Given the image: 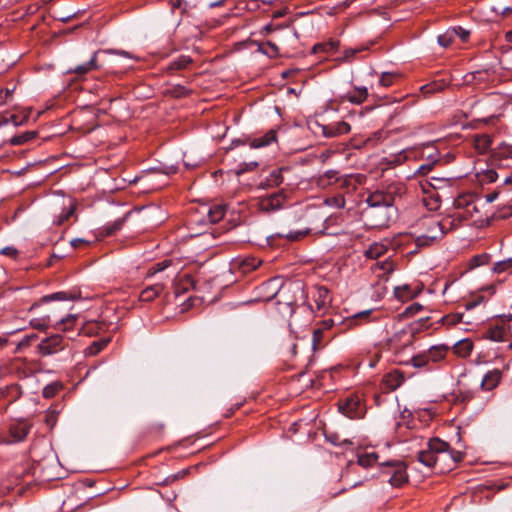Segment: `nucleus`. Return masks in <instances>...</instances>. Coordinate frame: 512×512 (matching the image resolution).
<instances>
[{
  "label": "nucleus",
  "instance_id": "412c9836",
  "mask_svg": "<svg viewBox=\"0 0 512 512\" xmlns=\"http://www.w3.org/2000/svg\"><path fill=\"white\" fill-rule=\"evenodd\" d=\"M368 97L366 87H355L353 92H349L343 96V99L352 104H362Z\"/></svg>",
  "mask_w": 512,
  "mask_h": 512
},
{
  "label": "nucleus",
  "instance_id": "f257e3e1",
  "mask_svg": "<svg viewBox=\"0 0 512 512\" xmlns=\"http://www.w3.org/2000/svg\"><path fill=\"white\" fill-rule=\"evenodd\" d=\"M463 457L462 452L450 449L449 444L439 438L430 439L427 449L420 451L417 456L420 463L440 474L452 470Z\"/></svg>",
  "mask_w": 512,
  "mask_h": 512
},
{
  "label": "nucleus",
  "instance_id": "4be33fe9",
  "mask_svg": "<svg viewBox=\"0 0 512 512\" xmlns=\"http://www.w3.org/2000/svg\"><path fill=\"white\" fill-rule=\"evenodd\" d=\"M313 297L318 311L323 310L330 302L329 290L325 287H318Z\"/></svg>",
  "mask_w": 512,
  "mask_h": 512
},
{
  "label": "nucleus",
  "instance_id": "f704fd0d",
  "mask_svg": "<svg viewBox=\"0 0 512 512\" xmlns=\"http://www.w3.org/2000/svg\"><path fill=\"white\" fill-rule=\"evenodd\" d=\"M37 136L36 131H26L11 138L12 145H22L33 140Z\"/></svg>",
  "mask_w": 512,
  "mask_h": 512
},
{
  "label": "nucleus",
  "instance_id": "dca6fc26",
  "mask_svg": "<svg viewBox=\"0 0 512 512\" xmlns=\"http://www.w3.org/2000/svg\"><path fill=\"white\" fill-rule=\"evenodd\" d=\"M164 288L165 284L162 282L149 285L141 291L139 299L142 302H151L162 293Z\"/></svg>",
  "mask_w": 512,
  "mask_h": 512
},
{
  "label": "nucleus",
  "instance_id": "052dcab7",
  "mask_svg": "<svg viewBox=\"0 0 512 512\" xmlns=\"http://www.w3.org/2000/svg\"><path fill=\"white\" fill-rule=\"evenodd\" d=\"M37 338V335L36 334H31V335H27L25 336L19 343H18V348H21V347H27L29 346L30 342Z\"/></svg>",
  "mask_w": 512,
  "mask_h": 512
},
{
  "label": "nucleus",
  "instance_id": "9b49d317",
  "mask_svg": "<svg viewBox=\"0 0 512 512\" xmlns=\"http://www.w3.org/2000/svg\"><path fill=\"white\" fill-rule=\"evenodd\" d=\"M322 134L327 138H334L350 132V125L345 121H339L328 125H319Z\"/></svg>",
  "mask_w": 512,
  "mask_h": 512
},
{
  "label": "nucleus",
  "instance_id": "4c0bfd02",
  "mask_svg": "<svg viewBox=\"0 0 512 512\" xmlns=\"http://www.w3.org/2000/svg\"><path fill=\"white\" fill-rule=\"evenodd\" d=\"M339 45H340L339 41H337V40H330L328 42L316 44L313 47V51L314 52L323 51V52L329 53V52H333V51L337 50Z\"/></svg>",
  "mask_w": 512,
  "mask_h": 512
},
{
  "label": "nucleus",
  "instance_id": "603ef678",
  "mask_svg": "<svg viewBox=\"0 0 512 512\" xmlns=\"http://www.w3.org/2000/svg\"><path fill=\"white\" fill-rule=\"evenodd\" d=\"M322 338H323V330L320 328L315 329L313 332V337H312V346L314 349H317V347L321 344Z\"/></svg>",
  "mask_w": 512,
  "mask_h": 512
},
{
  "label": "nucleus",
  "instance_id": "f8f14e48",
  "mask_svg": "<svg viewBox=\"0 0 512 512\" xmlns=\"http://www.w3.org/2000/svg\"><path fill=\"white\" fill-rule=\"evenodd\" d=\"M405 379V374L395 369L383 376L382 385L388 391H394L404 383Z\"/></svg>",
  "mask_w": 512,
  "mask_h": 512
},
{
  "label": "nucleus",
  "instance_id": "5701e85b",
  "mask_svg": "<svg viewBox=\"0 0 512 512\" xmlns=\"http://www.w3.org/2000/svg\"><path fill=\"white\" fill-rule=\"evenodd\" d=\"M453 350L456 355L466 358L473 350V343L469 339H462L454 344Z\"/></svg>",
  "mask_w": 512,
  "mask_h": 512
},
{
  "label": "nucleus",
  "instance_id": "72a5a7b5",
  "mask_svg": "<svg viewBox=\"0 0 512 512\" xmlns=\"http://www.w3.org/2000/svg\"><path fill=\"white\" fill-rule=\"evenodd\" d=\"M325 439L334 446H352L353 442L349 439H341L336 432H325Z\"/></svg>",
  "mask_w": 512,
  "mask_h": 512
},
{
  "label": "nucleus",
  "instance_id": "79ce46f5",
  "mask_svg": "<svg viewBox=\"0 0 512 512\" xmlns=\"http://www.w3.org/2000/svg\"><path fill=\"white\" fill-rule=\"evenodd\" d=\"M77 319L76 315L69 314L66 317L61 318L60 322L55 325L56 329H62L68 331L71 329L70 324L74 323Z\"/></svg>",
  "mask_w": 512,
  "mask_h": 512
},
{
  "label": "nucleus",
  "instance_id": "b1692460",
  "mask_svg": "<svg viewBox=\"0 0 512 512\" xmlns=\"http://www.w3.org/2000/svg\"><path fill=\"white\" fill-rule=\"evenodd\" d=\"M474 145L480 154H484L490 149L492 138L488 134L477 135L474 139Z\"/></svg>",
  "mask_w": 512,
  "mask_h": 512
},
{
  "label": "nucleus",
  "instance_id": "58836bf2",
  "mask_svg": "<svg viewBox=\"0 0 512 512\" xmlns=\"http://www.w3.org/2000/svg\"><path fill=\"white\" fill-rule=\"evenodd\" d=\"M444 86H445V84H444L443 81H434L432 83L423 85L421 87V91H422L423 94L429 95V94H432L434 92H438V91L443 90Z\"/></svg>",
  "mask_w": 512,
  "mask_h": 512
},
{
  "label": "nucleus",
  "instance_id": "423d86ee",
  "mask_svg": "<svg viewBox=\"0 0 512 512\" xmlns=\"http://www.w3.org/2000/svg\"><path fill=\"white\" fill-rule=\"evenodd\" d=\"M67 345V340H65L61 334L56 333L42 339L39 342L37 349L41 356H50L63 351Z\"/></svg>",
  "mask_w": 512,
  "mask_h": 512
},
{
  "label": "nucleus",
  "instance_id": "ea45409f",
  "mask_svg": "<svg viewBox=\"0 0 512 512\" xmlns=\"http://www.w3.org/2000/svg\"><path fill=\"white\" fill-rule=\"evenodd\" d=\"M261 263V260L254 257L245 258L241 263V268L244 272H249L258 268Z\"/></svg>",
  "mask_w": 512,
  "mask_h": 512
},
{
  "label": "nucleus",
  "instance_id": "a211bd4d",
  "mask_svg": "<svg viewBox=\"0 0 512 512\" xmlns=\"http://www.w3.org/2000/svg\"><path fill=\"white\" fill-rule=\"evenodd\" d=\"M205 213L209 223H217L223 219L226 213V206L222 204H215L210 207H204Z\"/></svg>",
  "mask_w": 512,
  "mask_h": 512
},
{
  "label": "nucleus",
  "instance_id": "e2e57ef3",
  "mask_svg": "<svg viewBox=\"0 0 512 512\" xmlns=\"http://www.w3.org/2000/svg\"><path fill=\"white\" fill-rule=\"evenodd\" d=\"M55 393H56V388L54 386H52V385L46 386L43 389V395L46 398L53 397L55 395Z\"/></svg>",
  "mask_w": 512,
  "mask_h": 512
},
{
  "label": "nucleus",
  "instance_id": "5fc2aeb1",
  "mask_svg": "<svg viewBox=\"0 0 512 512\" xmlns=\"http://www.w3.org/2000/svg\"><path fill=\"white\" fill-rule=\"evenodd\" d=\"M487 261L486 255H476L471 259V266L477 267L485 264Z\"/></svg>",
  "mask_w": 512,
  "mask_h": 512
},
{
  "label": "nucleus",
  "instance_id": "e433bc0d",
  "mask_svg": "<svg viewBox=\"0 0 512 512\" xmlns=\"http://www.w3.org/2000/svg\"><path fill=\"white\" fill-rule=\"evenodd\" d=\"M367 49L366 46H359L356 48H348L343 51V55L338 58L341 62H351L355 58L356 54L363 52Z\"/></svg>",
  "mask_w": 512,
  "mask_h": 512
},
{
  "label": "nucleus",
  "instance_id": "774afa93",
  "mask_svg": "<svg viewBox=\"0 0 512 512\" xmlns=\"http://www.w3.org/2000/svg\"><path fill=\"white\" fill-rule=\"evenodd\" d=\"M278 235H279L280 237H286V238H288V239L294 240V239H297V238L301 235V233H300V232H297V233H291V232H290V233H287V234H281V233H279Z\"/></svg>",
  "mask_w": 512,
  "mask_h": 512
},
{
  "label": "nucleus",
  "instance_id": "6ab92c4d",
  "mask_svg": "<svg viewBox=\"0 0 512 512\" xmlns=\"http://www.w3.org/2000/svg\"><path fill=\"white\" fill-rule=\"evenodd\" d=\"M449 347L447 345H435L431 346L428 350H425L428 358L430 359L432 364L438 363L445 359Z\"/></svg>",
  "mask_w": 512,
  "mask_h": 512
},
{
  "label": "nucleus",
  "instance_id": "aec40b11",
  "mask_svg": "<svg viewBox=\"0 0 512 512\" xmlns=\"http://www.w3.org/2000/svg\"><path fill=\"white\" fill-rule=\"evenodd\" d=\"M500 378H501V375L498 370L488 371L484 375V377L480 383V386L482 389L490 391L498 385Z\"/></svg>",
  "mask_w": 512,
  "mask_h": 512
},
{
  "label": "nucleus",
  "instance_id": "c85d7f7f",
  "mask_svg": "<svg viewBox=\"0 0 512 512\" xmlns=\"http://www.w3.org/2000/svg\"><path fill=\"white\" fill-rule=\"evenodd\" d=\"M458 30L455 28L448 29L445 33L437 37L438 44L444 48L449 47L457 37Z\"/></svg>",
  "mask_w": 512,
  "mask_h": 512
},
{
  "label": "nucleus",
  "instance_id": "6e6552de",
  "mask_svg": "<svg viewBox=\"0 0 512 512\" xmlns=\"http://www.w3.org/2000/svg\"><path fill=\"white\" fill-rule=\"evenodd\" d=\"M339 411L350 419H359L364 416L365 406L358 396L352 395L339 403Z\"/></svg>",
  "mask_w": 512,
  "mask_h": 512
},
{
  "label": "nucleus",
  "instance_id": "2f4dec72",
  "mask_svg": "<svg viewBox=\"0 0 512 512\" xmlns=\"http://www.w3.org/2000/svg\"><path fill=\"white\" fill-rule=\"evenodd\" d=\"M379 456L375 452L363 453L358 455V464L364 468L373 466Z\"/></svg>",
  "mask_w": 512,
  "mask_h": 512
},
{
  "label": "nucleus",
  "instance_id": "7c9ffc66",
  "mask_svg": "<svg viewBox=\"0 0 512 512\" xmlns=\"http://www.w3.org/2000/svg\"><path fill=\"white\" fill-rule=\"evenodd\" d=\"M387 251V247L381 243H373L365 252L367 258L377 259L384 255Z\"/></svg>",
  "mask_w": 512,
  "mask_h": 512
},
{
  "label": "nucleus",
  "instance_id": "c756f323",
  "mask_svg": "<svg viewBox=\"0 0 512 512\" xmlns=\"http://www.w3.org/2000/svg\"><path fill=\"white\" fill-rule=\"evenodd\" d=\"M96 53L93 54V56L91 57V59L84 63V64H81V65H78L76 66L74 69H70L68 70V72H74L78 75H83V74H86L88 73L89 71L95 69L97 67L96 65Z\"/></svg>",
  "mask_w": 512,
  "mask_h": 512
},
{
  "label": "nucleus",
  "instance_id": "3c124183",
  "mask_svg": "<svg viewBox=\"0 0 512 512\" xmlns=\"http://www.w3.org/2000/svg\"><path fill=\"white\" fill-rule=\"evenodd\" d=\"M422 308L423 306L421 304L413 303L404 310L403 315L407 317L413 316L417 314L419 311H421Z\"/></svg>",
  "mask_w": 512,
  "mask_h": 512
},
{
  "label": "nucleus",
  "instance_id": "37998d69",
  "mask_svg": "<svg viewBox=\"0 0 512 512\" xmlns=\"http://www.w3.org/2000/svg\"><path fill=\"white\" fill-rule=\"evenodd\" d=\"M30 325L37 330H45L50 325V317L34 318L30 320Z\"/></svg>",
  "mask_w": 512,
  "mask_h": 512
},
{
  "label": "nucleus",
  "instance_id": "0e129e2a",
  "mask_svg": "<svg viewBox=\"0 0 512 512\" xmlns=\"http://www.w3.org/2000/svg\"><path fill=\"white\" fill-rule=\"evenodd\" d=\"M458 398L460 399L461 402H466V401H470L472 398H473V393L470 392V391H467V392H461L459 395H458Z\"/></svg>",
  "mask_w": 512,
  "mask_h": 512
},
{
  "label": "nucleus",
  "instance_id": "7ed1b4c3",
  "mask_svg": "<svg viewBox=\"0 0 512 512\" xmlns=\"http://www.w3.org/2000/svg\"><path fill=\"white\" fill-rule=\"evenodd\" d=\"M454 206L456 211L451 217L454 220V229L459 227L462 222L472 220L474 215L479 212L478 206L472 195H462L455 199Z\"/></svg>",
  "mask_w": 512,
  "mask_h": 512
},
{
  "label": "nucleus",
  "instance_id": "f03ea898",
  "mask_svg": "<svg viewBox=\"0 0 512 512\" xmlns=\"http://www.w3.org/2000/svg\"><path fill=\"white\" fill-rule=\"evenodd\" d=\"M264 289L272 288L267 301L276 298L278 312L283 317H290L295 312V306L299 299L304 298V288L300 282L281 284L280 279H270L263 284Z\"/></svg>",
  "mask_w": 512,
  "mask_h": 512
},
{
  "label": "nucleus",
  "instance_id": "a18cd8bd",
  "mask_svg": "<svg viewBox=\"0 0 512 512\" xmlns=\"http://www.w3.org/2000/svg\"><path fill=\"white\" fill-rule=\"evenodd\" d=\"M435 236H427L423 232L417 236L415 242L417 247H426L436 241Z\"/></svg>",
  "mask_w": 512,
  "mask_h": 512
},
{
  "label": "nucleus",
  "instance_id": "8fccbe9b",
  "mask_svg": "<svg viewBox=\"0 0 512 512\" xmlns=\"http://www.w3.org/2000/svg\"><path fill=\"white\" fill-rule=\"evenodd\" d=\"M512 267V258L507 260L499 261L496 263L494 270L498 273L504 272Z\"/></svg>",
  "mask_w": 512,
  "mask_h": 512
},
{
  "label": "nucleus",
  "instance_id": "0eeeda50",
  "mask_svg": "<svg viewBox=\"0 0 512 512\" xmlns=\"http://www.w3.org/2000/svg\"><path fill=\"white\" fill-rule=\"evenodd\" d=\"M394 208L393 207H386V208H373V207H367L363 215L367 221V223L371 227H383L387 226L391 217L392 212Z\"/></svg>",
  "mask_w": 512,
  "mask_h": 512
},
{
  "label": "nucleus",
  "instance_id": "338daca9",
  "mask_svg": "<svg viewBox=\"0 0 512 512\" xmlns=\"http://www.w3.org/2000/svg\"><path fill=\"white\" fill-rule=\"evenodd\" d=\"M498 197V192H491L485 195V199L487 203L494 202Z\"/></svg>",
  "mask_w": 512,
  "mask_h": 512
},
{
  "label": "nucleus",
  "instance_id": "cd10ccee",
  "mask_svg": "<svg viewBox=\"0 0 512 512\" xmlns=\"http://www.w3.org/2000/svg\"><path fill=\"white\" fill-rule=\"evenodd\" d=\"M76 298V295L71 292H55L49 295H45L42 297L41 301L44 303H48L51 301H68V300H74Z\"/></svg>",
  "mask_w": 512,
  "mask_h": 512
},
{
  "label": "nucleus",
  "instance_id": "ddd939ff",
  "mask_svg": "<svg viewBox=\"0 0 512 512\" xmlns=\"http://www.w3.org/2000/svg\"><path fill=\"white\" fill-rule=\"evenodd\" d=\"M400 363L405 364V365H411L415 368L424 369L426 371H430L433 369L432 363H431L430 359L428 358L426 351L418 353V354L412 356L408 360H400Z\"/></svg>",
  "mask_w": 512,
  "mask_h": 512
},
{
  "label": "nucleus",
  "instance_id": "c9c22d12",
  "mask_svg": "<svg viewBox=\"0 0 512 512\" xmlns=\"http://www.w3.org/2000/svg\"><path fill=\"white\" fill-rule=\"evenodd\" d=\"M172 265L171 259H164L160 262L155 263L153 266H151L147 271V277H152L160 272H163L167 268H169Z\"/></svg>",
  "mask_w": 512,
  "mask_h": 512
},
{
  "label": "nucleus",
  "instance_id": "c03bdc74",
  "mask_svg": "<svg viewBox=\"0 0 512 512\" xmlns=\"http://www.w3.org/2000/svg\"><path fill=\"white\" fill-rule=\"evenodd\" d=\"M450 183V179L449 178H443V177H436V176H432L430 178V186L437 190V189H441V188H444L446 186H448Z\"/></svg>",
  "mask_w": 512,
  "mask_h": 512
},
{
  "label": "nucleus",
  "instance_id": "20e7f679",
  "mask_svg": "<svg viewBox=\"0 0 512 512\" xmlns=\"http://www.w3.org/2000/svg\"><path fill=\"white\" fill-rule=\"evenodd\" d=\"M419 226L425 235L440 239L447 231L454 229V220H451V217L439 220L435 216H426L420 220Z\"/></svg>",
  "mask_w": 512,
  "mask_h": 512
},
{
  "label": "nucleus",
  "instance_id": "69168bd1",
  "mask_svg": "<svg viewBox=\"0 0 512 512\" xmlns=\"http://www.w3.org/2000/svg\"><path fill=\"white\" fill-rule=\"evenodd\" d=\"M458 30L457 37H459L462 41H466L469 36V31L463 29L462 27L455 28Z\"/></svg>",
  "mask_w": 512,
  "mask_h": 512
},
{
  "label": "nucleus",
  "instance_id": "864d4df0",
  "mask_svg": "<svg viewBox=\"0 0 512 512\" xmlns=\"http://www.w3.org/2000/svg\"><path fill=\"white\" fill-rule=\"evenodd\" d=\"M18 250L13 246H7L1 249L0 254L11 257L13 259L17 258Z\"/></svg>",
  "mask_w": 512,
  "mask_h": 512
},
{
  "label": "nucleus",
  "instance_id": "4468645a",
  "mask_svg": "<svg viewBox=\"0 0 512 512\" xmlns=\"http://www.w3.org/2000/svg\"><path fill=\"white\" fill-rule=\"evenodd\" d=\"M29 429L30 427L24 422L11 425L9 429V442L17 443L23 441L27 437Z\"/></svg>",
  "mask_w": 512,
  "mask_h": 512
},
{
  "label": "nucleus",
  "instance_id": "6e6d98bb",
  "mask_svg": "<svg viewBox=\"0 0 512 512\" xmlns=\"http://www.w3.org/2000/svg\"><path fill=\"white\" fill-rule=\"evenodd\" d=\"M498 178V174L495 170H487L484 174H483V180L487 181V182H494L496 181Z\"/></svg>",
  "mask_w": 512,
  "mask_h": 512
},
{
  "label": "nucleus",
  "instance_id": "de8ad7c7",
  "mask_svg": "<svg viewBox=\"0 0 512 512\" xmlns=\"http://www.w3.org/2000/svg\"><path fill=\"white\" fill-rule=\"evenodd\" d=\"M15 90V86L12 88L0 89V105L8 103L12 99V94Z\"/></svg>",
  "mask_w": 512,
  "mask_h": 512
},
{
  "label": "nucleus",
  "instance_id": "39448f33",
  "mask_svg": "<svg viewBox=\"0 0 512 512\" xmlns=\"http://www.w3.org/2000/svg\"><path fill=\"white\" fill-rule=\"evenodd\" d=\"M382 475L388 476V482L393 487H401L408 481L406 465L401 461H389L382 464Z\"/></svg>",
  "mask_w": 512,
  "mask_h": 512
},
{
  "label": "nucleus",
  "instance_id": "680f3d73",
  "mask_svg": "<svg viewBox=\"0 0 512 512\" xmlns=\"http://www.w3.org/2000/svg\"><path fill=\"white\" fill-rule=\"evenodd\" d=\"M243 166L244 167H241L240 170L238 171V173L252 171L258 167V163L257 162L244 163Z\"/></svg>",
  "mask_w": 512,
  "mask_h": 512
},
{
  "label": "nucleus",
  "instance_id": "9d476101",
  "mask_svg": "<svg viewBox=\"0 0 512 512\" xmlns=\"http://www.w3.org/2000/svg\"><path fill=\"white\" fill-rule=\"evenodd\" d=\"M394 196L391 193L376 191L370 194L366 200L368 207L373 208H386L393 207Z\"/></svg>",
  "mask_w": 512,
  "mask_h": 512
},
{
  "label": "nucleus",
  "instance_id": "09e8293b",
  "mask_svg": "<svg viewBox=\"0 0 512 512\" xmlns=\"http://www.w3.org/2000/svg\"><path fill=\"white\" fill-rule=\"evenodd\" d=\"M394 78H395L394 74L384 72L381 75V78L379 79V85H381L383 87H390L394 82Z\"/></svg>",
  "mask_w": 512,
  "mask_h": 512
},
{
  "label": "nucleus",
  "instance_id": "1a4fd4ad",
  "mask_svg": "<svg viewBox=\"0 0 512 512\" xmlns=\"http://www.w3.org/2000/svg\"><path fill=\"white\" fill-rule=\"evenodd\" d=\"M286 196L283 191H278L266 196H262L258 200V208L262 212L271 213L281 208L285 203Z\"/></svg>",
  "mask_w": 512,
  "mask_h": 512
},
{
  "label": "nucleus",
  "instance_id": "13d9d810",
  "mask_svg": "<svg viewBox=\"0 0 512 512\" xmlns=\"http://www.w3.org/2000/svg\"><path fill=\"white\" fill-rule=\"evenodd\" d=\"M324 177L329 180V183L337 182L340 180L338 176V171L336 170H328L325 172Z\"/></svg>",
  "mask_w": 512,
  "mask_h": 512
},
{
  "label": "nucleus",
  "instance_id": "bf43d9fd",
  "mask_svg": "<svg viewBox=\"0 0 512 512\" xmlns=\"http://www.w3.org/2000/svg\"><path fill=\"white\" fill-rule=\"evenodd\" d=\"M268 50H265L264 53L269 55L270 57H275L278 55V47L274 43L268 42L267 43Z\"/></svg>",
  "mask_w": 512,
  "mask_h": 512
},
{
  "label": "nucleus",
  "instance_id": "bb28decb",
  "mask_svg": "<svg viewBox=\"0 0 512 512\" xmlns=\"http://www.w3.org/2000/svg\"><path fill=\"white\" fill-rule=\"evenodd\" d=\"M505 335L506 331L503 326H494L485 332L484 337L494 342H501L504 341Z\"/></svg>",
  "mask_w": 512,
  "mask_h": 512
},
{
  "label": "nucleus",
  "instance_id": "49530a36",
  "mask_svg": "<svg viewBox=\"0 0 512 512\" xmlns=\"http://www.w3.org/2000/svg\"><path fill=\"white\" fill-rule=\"evenodd\" d=\"M74 214V207L71 206L68 209L63 210L54 220L57 225H62Z\"/></svg>",
  "mask_w": 512,
  "mask_h": 512
},
{
  "label": "nucleus",
  "instance_id": "4d7b16f0",
  "mask_svg": "<svg viewBox=\"0 0 512 512\" xmlns=\"http://www.w3.org/2000/svg\"><path fill=\"white\" fill-rule=\"evenodd\" d=\"M437 162V158H435L432 162H429L428 164L421 165L417 172L421 175H426L431 169L432 166Z\"/></svg>",
  "mask_w": 512,
  "mask_h": 512
},
{
  "label": "nucleus",
  "instance_id": "f3484780",
  "mask_svg": "<svg viewBox=\"0 0 512 512\" xmlns=\"http://www.w3.org/2000/svg\"><path fill=\"white\" fill-rule=\"evenodd\" d=\"M284 171H287V169L279 168V169L272 170L269 173V175L265 178V180L261 182L260 187H262L264 189L278 187L284 181V178H283Z\"/></svg>",
  "mask_w": 512,
  "mask_h": 512
},
{
  "label": "nucleus",
  "instance_id": "473e14b6",
  "mask_svg": "<svg viewBox=\"0 0 512 512\" xmlns=\"http://www.w3.org/2000/svg\"><path fill=\"white\" fill-rule=\"evenodd\" d=\"M128 215H129V213H127L125 217L116 219L114 222L105 225L103 227L102 233L105 236H110V235H113L114 233H116L117 231H119L122 228V226L126 220V217Z\"/></svg>",
  "mask_w": 512,
  "mask_h": 512
},
{
  "label": "nucleus",
  "instance_id": "393cba45",
  "mask_svg": "<svg viewBox=\"0 0 512 512\" xmlns=\"http://www.w3.org/2000/svg\"><path fill=\"white\" fill-rule=\"evenodd\" d=\"M394 295L398 300L405 302L409 299L414 298L417 295V293L412 290L410 285L404 284L402 286H397L394 288Z\"/></svg>",
  "mask_w": 512,
  "mask_h": 512
},
{
  "label": "nucleus",
  "instance_id": "a19ab883",
  "mask_svg": "<svg viewBox=\"0 0 512 512\" xmlns=\"http://www.w3.org/2000/svg\"><path fill=\"white\" fill-rule=\"evenodd\" d=\"M106 341H94L91 345H89L85 349V355L87 356H95L97 355L105 346Z\"/></svg>",
  "mask_w": 512,
  "mask_h": 512
},
{
  "label": "nucleus",
  "instance_id": "a878e982",
  "mask_svg": "<svg viewBox=\"0 0 512 512\" xmlns=\"http://www.w3.org/2000/svg\"><path fill=\"white\" fill-rule=\"evenodd\" d=\"M192 63V58L188 55H180L178 58L172 60L168 66V71H177L187 68Z\"/></svg>",
  "mask_w": 512,
  "mask_h": 512
},
{
  "label": "nucleus",
  "instance_id": "2eb2a0df",
  "mask_svg": "<svg viewBox=\"0 0 512 512\" xmlns=\"http://www.w3.org/2000/svg\"><path fill=\"white\" fill-rule=\"evenodd\" d=\"M277 141V132L274 129H270L264 135L252 139L249 143L253 149L264 148Z\"/></svg>",
  "mask_w": 512,
  "mask_h": 512
}]
</instances>
